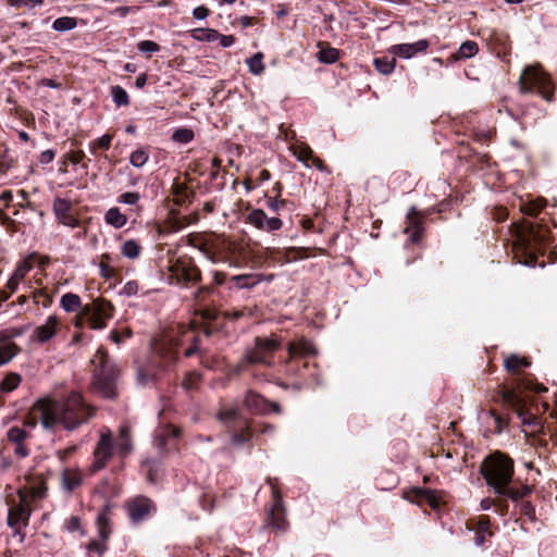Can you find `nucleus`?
Listing matches in <instances>:
<instances>
[{
    "label": "nucleus",
    "instance_id": "f257e3e1",
    "mask_svg": "<svg viewBox=\"0 0 557 557\" xmlns=\"http://www.w3.org/2000/svg\"><path fill=\"white\" fill-rule=\"evenodd\" d=\"M94 416L95 408L89 406L78 392H71L61 399L42 397L34 403L29 418L22 425H14L8 430L7 438L15 446L14 454L24 458L29 454L25 441L30 437L38 422L47 431L54 432L59 428L73 431Z\"/></svg>",
    "mask_w": 557,
    "mask_h": 557
},
{
    "label": "nucleus",
    "instance_id": "f03ea898",
    "mask_svg": "<svg viewBox=\"0 0 557 557\" xmlns=\"http://www.w3.org/2000/svg\"><path fill=\"white\" fill-rule=\"evenodd\" d=\"M515 385L516 387L513 388H502L500 396L503 401L516 411L527 435L534 436L536 434L543 433L544 422L539 417V407L534 406V411L533 409L528 408L527 401L520 395V393L524 391L545 393L547 392V387L541 383L533 382L532 379L528 377L517 379Z\"/></svg>",
    "mask_w": 557,
    "mask_h": 557
},
{
    "label": "nucleus",
    "instance_id": "7ed1b4c3",
    "mask_svg": "<svg viewBox=\"0 0 557 557\" xmlns=\"http://www.w3.org/2000/svg\"><path fill=\"white\" fill-rule=\"evenodd\" d=\"M482 474L491 487L498 495L511 500H519L531 493L529 485L512 487L510 483L513 476V461L503 453H495L487 457L482 465Z\"/></svg>",
    "mask_w": 557,
    "mask_h": 557
},
{
    "label": "nucleus",
    "instance_id": "20e7f679",
    "mask_svg": "<svg viewBox=\"0 0 557 557\" xmlns=\"http://www.w3.org/2000/svg\"><path fill=\"white\" fill-rule=\"evenodd\" d=\"M133 447L131 428L127 424L119 428L116 438L113 437L109 428H103L94 450L91 470L95 472L102 470L114 455L120 458L127 457L133 451Z\"/></svg>",
    "mask_w": 557,
    "mask_h": 557
},
{
    "label": "nucleus",
    "instance_id": "39448f33",
    "mask_svg": "<svg viewBox=\"0 0 557 557\" xmlns=\"http://www.w3.org/2000/svg\"><path fill=\"white\" fill-rule=\"evenodd\" d=\"M46 486L40 483L30 487H21L17 491L18 500L14 499L9 504L8 525L12 529V539L22 544L25 539L24 529L28 525L32 515V502L42 498L46 493Z\"/></svg>",
    "mask_w": 557,
    "mask_h": 557
},
{
    "label": "nucleus",
    "instance_id": "423d86ee",
    "mask_svg": "<svg viewBox=\"0 0 557 557\" xmlns=\"http://www.w3.org/2000/svg\"><path fill=\"white\" fill-rule=\"evenodd\" d=\"M519 86L521 92H537L547 101L553 99L554 86L541 66L531 65L525 67L520 75Z\"/></svg>",
    "mask_w": 557,
    "mask_h": 557
},
{
    "label": "nucleus",
    "instance_id": "0eeeda50",
    "mask_svg": "<svg viewBox=\"0 0 557 557\" xmlns=\"http://www.w3.org/2000/svg\"><path fill=\"white\" fill-rule=\"evenodd\" d=\"M516 248L522 251H531L537 245L544 243L545 234L542 226H535L533 223L523 221L522 223L513 225Z\"/></svg>",
    "mask_w": 557,
    "mask_h": 557
},
{
    "label": "nucleus",
    "instance_id": "6e6552de",
    "mask_svg": "<svg viewBox=\"0 0 557 557\" xmlns=\"http://www.w3.org/2000/svg\"><path fill=\"white\" fill-rule=\"evenodd\" d=\"M113 310L114 308L110 301L97 298L82 307L81 315L87 319L90 329L102 330L113 317Z\"/></svg>",
    "mask_w": 557,
    "mask_h": 557
},
{
    "label": "nucleus",
    "instance_id": "1a4fd4ad",
    "mask_svg": "<svg viewBox=\"0 0 557 557\" xmlns=\"http://www.w3.org/2000/svg\"><path fill=\"white\" fill-rule=\"evenodd\" d=\"M282 346V339L276 335L270 337H257L255 347L247 351L245 361L250 364H267L271 366L270 358Z\"/></svg>",
    "mask_w": 557,
    "mask_h": 557
},
{
    "label": "nucleus",
    "instance_id": "9d476101",
    "mask_svg": "<svg viewBox=\"0 0 557 557\" xmlns=\"http://www.w3.org/2000/svg\"><path fill=\"white\" fill-rule=\"evenodd\" d=\"M218 419L224 423L234 422L239 432L234 431L232 443L234 445H243L250 441L252 433L248 420L239 416V411L235 407L222 408L218 412Z\"/></svg>",
    "mask_w": 557,
    "mask_h": 557
},
{
    "label": "nucleus",
    "instance_id": "9b49d317",
    "mask_svg": "<svg viewBox=\"0 0 557 557\" xmlns=\"http://www.w3.org/2000/svg\"><path fill=\"white\" fill-rule=\"evenodd\" d=\"M92 364L95 366V377L97 380V384L99 386L102 385V381H107L108 379L113 377L112 369L109 367V356L106 349L99 348L91 359ZM106 384V382H103ZM108 391L104 392L106 396L113 397L114 392L111 387V383L108 382Z\"/></svg>",
    "mask_w": 557,
    "mask_h": 557
},
{
    "label": "nucleus",
    "instance_id": "f8f14e48",
    "mask_svg": "<svg viewBox=\"0 0 557 557\" xmlns=\"http://www.w3.org/2000/svg\"><path fill=\"white\" fill-rule=\"evenodd\" d=\"M170 271L177 284L197 283L201 278L200 270L190 260H176L170 267Z\"/></svg>",
    "mask_w": 557,
    "mask_h": 557
},
{
    "label": "nucleus",
    "instance_id": "ddd939ff",
    "mask_svg": "<svg viewBox=\"0 0 557 557\" xmlns=\"http://www.w3.org/2000/svg\"><path fill=\"white\" fill-rule=\"evenodd\" d=\"M153 508L152 500L141 495L134 497L126 504L128 517L134 523H138L148 517Z\"/></svg>",
    "mask_w": 557,
    "mask_h": 557
},
{
    "label": "nucleus",
    "instance_id": "4468645a",
    "mask_svg": "<svg viewBox=\"0 0 557 557\" xmlns=\"http://www.w3.org/2000/svg\"><path fill=\"white\" fill-rule=\"evenodd\" d=\"M290 151L305 166L314 168L321 172L326 170L323 161L314 156L312 149L307 144L296 143L290 146Z\"/></svg>",
    "mask_w": 557,
    "mask_h": 557
},
{
    "label": "nucleus",
    "instance_id": "2eb2a0df",
    "mask_svg": "<svg viewBox=\"0 0 557 557\" xmlns=\"http://www.w3.org/2000/svg\"><path fill=\"white\" fill-rule=\"evenodd\" d=\"M247 221L258 230L272 232L282 227L283 222L278 218H268L263 210L253 209L249 212Z\"/></svg>",
    "mask_w": 557,
    "mask_h": 557
},
{
    "label": "nucleus",
    "instance_id": "dca6fc26",
    "mask_svg": "<svg viewBox=\"0 0 557 557\" xmlns=\"http://www.w3.org/2000/svg\"><path fill=\"white\" fill-rule=\"evenodd\" d=\"M53 212L57 220L65 226L76 227L78 226V220L72 212V203L70 200L63 198H55L53 200Z\"/></svg>",
    "mask_w": 557,
    "mask_h": 557
},
{
    "label": "nucleus",
    "instance_id": "f3484780",
    "mask_svg": "<svg viewBox=\"0 0 557 557\" xmlns=\"http://www.w3.org/2000/svg\"><path fill=\"white\" fill-rule=\"evenodd\" d=\"M60 324L61 322L57 315H49L44 324L34 330L32 338L39 344H45L55 336Z\"/></svg>",
    "mask_w": 557,
    "mask_h": 557
},
{
    "label": "nucleus",
    "instance_id": "a211bd4d",
    "mask_svg": "<svg viewBox=\"0 0 557 557\" xmlns=\"http://www.w3.org/2000/svg\"><path fill=\"white\" fill-rule=\"evenodd\" d=\"M430 44L426 39H420L412 44H398L389 48L391 54L403 59H410L418 53L425 52Z\"/></svg>",
    "mask_w": 557,
    "mask_h": 557
},
{
    "label": "nucleus",
    "instance_id": "6ab92c4d",
    "mask_svg": "<svg viewBox=\"0 0 557 557\" xmlns=\"http://www.w3.org/2000/svg\"><path fill=\"white\" fill-rule=\"evenodd\" d=\"M288 360H293L297 357H309L317 354V350L311 342L306 338H299L290 342L287 346Z\"/></svg>",
    "mask_w": 557,
    "mask_h": 557
},
{
    "label": "nucleus",
    "instance_id": "aec40b11",
    "mask_svg": "<svg viewBox=\"0 0 557 557\" xmlns=\"http://www.w3.org/2000/svg\"><path fill=\"white\" fill-rule=\"evenodd\" d=\"M410 226L406 228V233L409 234L412 243H418L422 237V218L414 207L409 209L407 215Z\"/></svg>",
    "mask_w": 557,
    "mask_h": 557
},
{
    "label": "nucleus",
    "instance_id": "412c9836",
    "mask_svg": "<svg viewBox=\"0 0 557 557\" xmlns=\"http://www.w3.org/2000/svg\"><path fill=\"white\" fill-rule=\"evenodd\" d=\"M531 361L527 357H520L516 354L508 355L504 360V368L512 375L520 374L523 369L529 368Z\"/></svg>",
    "mask_w": 557,
    "mask_h": 557
},
{
    "label": "nucleus",
    "instance_id": "4be33fe9",
    "mask_svg": "<svg viewBox=\"0 0 557 557\" xmlns=\"http://www.w3.org/2000/svg\"><path fill=\"white\" fill-rule=\"evenodd\" d=\"M245 406L253 413L263 414L269 412V401L253 392L247 393L245 397Z\"/></svg>",
    "mask_w": 557,
    "mask_h": 557
},
{
    "label": "nucleus",
    "instance_id": "5701e85b",
    "mask_svg": "<svg viewBox=\"0 0 557 557\" xmlns=\"http://www.w3.org/2000/svg\"><path fill=\"white\" fill-rule=\"evenodd\" d=\"M110 508L106 506L101 512L97 516L96 525L98 529L99 540L102 542H108L111 535L110 528V519H109Z\"/></svg>",
    "mask_w": 557,
    "mask_h": 557
},
{
    "label": "nucleus",
    "instance_id": "b1692460",
    "mask_svg": "<svg viewBox=\"0 0 557 557\" xmlns=\"http://www.w3.org/2000/svg\"><path fill=\"white\" fill-rule=\"evenodd\" d=\"M20 350V347L15 343L8 338L0 337V367L9 363Z\"/></svg>",
    "mask_w": 557,
    "mask_h": 557
},
{
    "label": "nucleus",
    "instance_id": "393cba45",
    "mask_svg": "<svg viewBox=\"0 0 557 557\" xmlns=\"http://www.w3.org/2000/svg\"><path fill=\"white\" fill-rule=\"evenodd\" d=\"M104 221L107 224L114 228H121L127 223V216L123 214L119 208H110L104 214Z\"/></svg>",
    "mask_w": 557,
    "mask_h": 557
},
{
    "label": "nucleus",
    "instance_id": "a878e982",
    "mask_svg": "<svg viewBox=\"0 0 557 557\" xmlns=\"http://www.w3.org/2000/svg\"><path fill=\"white\" fill-rule=\"evenodd\" d=\"M236 286L240 289H249L258 285L262 281L261 274H240L232 277Z\"/></svg>",
    "mask_w": 557,
    "mask_h": 557
},
{
    "label": "nucleus",
    "instance_id": "bb28decb",
    "mask_svg": "<svg viewBox=\"0 0 557 557\" xmlns=\"http://www.w3.org/2000/svg\"><path fill=\"white\" fill-rule=\"evenodd\" d=\"M190 37L196 41L213 42L220 37V33L213 28H194Z\"/></svg>",
    "mask_w": 557,
    "mask_h": 557
},
{
    "label": "nucleus",
    "instance_id": "cd10ccee",
    "mask_svg": "<svg viewBox=\"0 0 557 557\" xmlns=\"http://www.w3.org/2000/svg\"><path fill=\"white\" fill-rule=\"evenodd\" d=\"M121 253L127 259H137L141 253V245L136 239H128L121 246Z\"/></svg>",
    "mask_w": 557,
    "mask_h": 557
},
{
    "label": "nucleus",
    "instance_id": "c85d7f7f",
    "mask_svg": "<svg viewBox=\"0 0 557 557\" xmlns=\"http://www.w3.org/2000/svg\"><path fill=\"white\" fill-rule=\"evenodd\" d=\"M81 305V297L74 293H66L60 299V306L66 312L76 311Z\"/></svg>",
    "mask_w": 557,
    "mask_h": 557
},
{
    "label": "nucleus",
    "instance_id": "c756f323",
    "mask_svg": "<svg viewBox=\"0 0 557 557\" xmlns=\"http://www.w3.org/2000/svg\"><path fill=\"white\" fill-rule=\"evenodd\" d=\"M479 52V46L475 41L467 40L462 42L454 55L456 60L470 59Z\"/></svg>",
    "mask_w": 557,
    "mask_h": 557
},
{
    "label": "nucleus",
    "instance_id": "7c9ffc66",
    "mask_svg": "<svg viewBox=\"0 0 557 557\" xmlns=\"http://www.w3.org/2000/svg\"><path fill=\"white\" fill-rule=\"evenodd\" d=\"M21 382H22V377L18 373L10 372L1 381L0 392L1 393H11L21 384Z\"/></svg>",
    "mask_w": 557,
    "mask_h": 557
},
{
    "label": "nucleus",
    "instance_id": "2f4dec72",
    "mask_svg": "<svg viewBox=\"0 0 557 557\" xmlns=\"http://www.w3.org/2000/svg\"><path fill=\"white\" fill-rule=\"evenodd\" d=\"M82 482V476L79 473L65 470L62 474V485L67 491H73Z\"/></svg>",
    "mask_w": 557,
    "mask_h": 557
},
{
    "label": "nucleus",
    "instance_id": "473e14b6",
    "mask_svg": "<svg viewBox=\"0 0 557 557\" xmlns=\"http://www.w3.org/2000/svg\"><path fill=\"white\" fill-rule=\"evenodd\" d=\"M263 53L257 52L251 58L247 60V66L249 69V72L253 75H260L264 71V64H263Z\"/></svg>",
    "mask_w": 557,
    "mask_h": 557
},
{
    "label": "nucleus",
    "instance_id": "72a5a7b5",
    "mask_svg": "<svg viewBox=\"0 0 557 557\" xmlns=\"http://www.w3.org/2000/svg\"><path fill=\"white\" fill-rule=\"evenodd\" d=\"M111 96L116 107H126L129 104L128 94L119 85L111 87Z\"/></svg>",
    "mask_w": 557,
    "mask_h": 557
},
{
    "label": "nucleus",
    "instance_id": "f704fd0d",
    "mask_svg": "<svg viewBox=\"0 0 557 557\" xmlns=\"http://www.w3.org/2000/svg\"><path fill=\"white\" fill-rule=\"evenodd\" d=\"M77 26V20L72 16H62L57 18L53 24L52 28L57 32H67L72 30Z\"/></svg>",
    "mask_w": 557,
    "mask_h": 557
},
{
    "label": "nucleus",
    "instance_id": "c9c22d12",
    "mask_svg": "<svg viewBox=\"0 0 557 557\" xmlns=\"http://www.w3.org/2000/svg\"><path fill=\"white\" fill-rule=\"evenodd\" d=\"M33 267L34 256L29 255L17 264L16 269L13 272V275L22 282L24 277L27 275V273L33 269Z\"/></svg>",
    "mask_w": 557,
    "mask_h": 557
},
{
    "label": "nucleus",
    "instance_id": "e433bc0d",
    "mask_svg": "<svg viewBox=\"0 0 557 557\" xmlns=\"http://www.w3.org/2000/svg\"><path fill=\"white\" fill-rule=\"evenodd\" d=\"M546 206V200L539 198L536 200L529 201L521 207V211L531 216L537 215L543 208Z\"/></svg>",
    "mask_w": 557,
    "mask_h": 557
},
{
    "label": "nucleus",
    "instance_id": "4c0bfd02",
    "mask_svg": "<svg viewBox=\"0 0 557 557\" xmlns=\"http://www.w3.org/2000/svg\"><path fill=\"white\" fill-rule=\"evenodd\" d=\"M317 58L321 63L332 64L339 59V51L332 47L324 48L318 52Z\"/></svg>",
    "mask_w": 557,
    "mask_h": 557
},
{
    "label": "nucleus",
    "instance_id": "58836bf2",
    "mask_svg": "<svg viewBox=\"0 0 557 557\" xmlns=\"http://www.w3.org/2000/svg\"><path fill=\"white\" fill-rule=\"evenodd\" d=\"M395 59H388V58H376L374 60V65H375V69L384 74V75H388L391 74L394 69H395Z\"/></svg>",
    "mask_w": 557,
    "mask_h": 557
},
{
    "label": "nucleus",
    "instance_id": "ea45409f",
    "mask_svg": "<svg viewBox=\"0 0 557 557\" xmlns=\"http://www.w3.org/2000/svg\"><path fill=\"white\" fill-rule=\"evenodd\" d=\"M148 151L143 148H139L131 153L129 163L135 168H141L148 162Z\"/></svg>",
    "mask_w": 557,
    "mask_h": 557
},
{
    "label": "nucleus",
    "instance_id": "a19ab883",
    "mask_svg": "<svg viewBox=\"0 0 557 557\" xmlns=\"http://www.w3.org/2000/svg\"><path fill=\"white\" fill-rule=\"evenodd\" d=\"M200 382H201V374L197 371H191L185 375V377L182 382V386L186 391H191V389H195L199 385Z\"/></svg>",
    "mask_w": 557,
    "mask_h": 557
},
{
    "label": "nucleus",
    "instance_id": "79ce46f5",
    "mask_svg": "<svg viewBox=\"0 0 557 557\" xmlns=\"http://www.w3.org/2000/svg\"><path fill=\"white\" fill-rule=\"evenodd\" d=\"M110 259L109 255H103L101 257V261L99 263V273L100 276L104 280H110L115 276V270L108 263Z\"/></svg>",
    "mask_w": 557,
    "mask_h": 557
},
{
    "label": "nucleus",
    "instance_id": "37998d69",
    "mask_svg": "<svg viewBox=\"0 0 557 557\" xmlns=\"http://www.w3.org/2000/svg\"><path fill=\"white\" fill-rule=\"evenodd\" d=\"M172 139L181 144H188L194 139V132L189 128H178L173 133Z\"/></svg>",
    "mask_w": 557,
    "mask_h": 557
},
{
    "label": "nucleus",
    "instance_id": "c03bdc74",
    "mask_svg": "<svg viewBox=\"0 0 557 557\" xmlns=\"http://www.w3.org/2000/svg\"><path fill=\"white\" fill-rule=\"evenodd\" d=\"M137 49L141 53L151 54L160 51V46L152 40H141L137 44Z\"/></svg>",
    "mask_w": 557,
    "mask_h": 557
},
{
    "label": "nucleus",
    "instance_id": "a18cd8bd",
    "mask_svg": "<svg viewBox=\"0 0 557 557\" xmlns=\"http://www.w3.org/2000/svg\"><path fill=\"white\" fill-rule=\"evenodd\" d=\"M8 3L12 7L17 8H28L33 9L37 5H41L44 3V0H7Z\"/></svg>",
    "mask_w": 557,
    "mask_h": 557
},
{
    "label": "nucleus",
    "instance_id": "49530a36",
    "mask_svg": "<svg viewBox=\"0 0 557 557\" xmlns=\"http://www.w3.org/2000/svg\"><path fill=\"white\" fill-rule=\"evenodd\" d=\"M112 136L109 134H104L101 137H99L96 141L91 144V149H109L111 146Z\"/></svg>",
    "mask_w": 557,
    "mask_h": 557
},
{
    "label": "nucleus",
    "instance_id": "de8ad7c7",
    "mask_svg": "<svg viewBox=\"0 0 557 557\" xmlns=\"http://www.w3.org/2000/svg\"><path fill=\"white\" fill-rule=\"evenodd\" d=\"M138 290V283L136 281H128L122 287L121 293L127 297H131L137 295Z\"/></svg>",
    "mask_w": 557,
    "mask_h": 557
},
{
    "label": "nucleus",
    "instance_id": "09e8293b",
    "mask_svg": "<svg viewBox=\"0 0 557 557\" xmlns=\"http://www.w3.org/2000/svg\"><path fill=\"white\" fill-rule=\"evenodd\" d=\"M138 193L127 191L120 196L119 201L125 205H135L139 200Z\"/></svg>",
    "mask_w": 557,
    "mask_h": 557
},
{
    "label": "nucleus",
    "instance_id": "8fccbe9b",
    "mask_svg": "<svg viewBox=\"0 0 557 557\" xmlns=\"http://www.w3.org/2000/svg\"><path fill=\"white\" fill-rule=\"evenodd\" d=\"M87 549L89 552H96L99 555H102L107 550V543L102 542L101 540H95L88 544Z\"/></svg>",
    "mask_w": 557,
    "mask_h": 557
},
{
    "label": "nucleus",
    "instance_id": "3c124183",
    "mask_svg": "<svg viewBox=\"0 0 557 557\" xmlns=\"http://www.w3.org/2000/svg\"><path fill=\"white\" fill-rule=\"evenodd\" d=\"M66 158L72 164L76 165L84 160L85 153L82 150L72 151L67 153Z\"/></svg>",
    "mask_w": 557,
    "mask_h": 557
},
{
    "label": "nucleus",
    "instance_id": "603ef678",
    "mask_svg": "<svg viewBox=\"0 0 557 557\" xmlns=\"http://www.w3.org/2000/svg\"><path fill=\"white\" fill-rule=\"evenodd\" d=\"M209 9L206 8L205 5H199L197 8L194 9L193 11V15L196 20H205L209 16Z\"/></svg>",
    "mask_w": 557,
    "mask_h": 557
},
{
    "label": "nucleus",
    "instance_id": "864d4df0",
    "mask_svg": "<svg viewBox=\"0 0 557 557\" xmlns=\"http://www.w3.org/2000/svg\"><path fill=\"white\" fill-rule=\"evenodd\" d=\"M69 532H74L81 530V520L77 517H71L65 525Z\"/></svg>",
    "mask_w": 557,
    "mask_h": 557
},
{
    "label": "nucleus",
    "instance_id": "5fc2aeb1",
    "mask_svg": "<svg viewBox=\"0 0 557 557\" xmlns=\"http://www.w3.org/2000/svg\"><path fill=\"white\" fill-rule=\"evenodd\" d=\"M218 40L223 48H228L234 45L235 37L233 35L220 34V37L218 38Z\"/></svg>",
    "mask_w": 557,
    "mask_h": 557
},
{
    "label": "nucleus",
    "instance_id": "6e6d98bb",
    "mask_svg": "<svg viewBox=\"0 0 557 557\" xmlns=\"http://www.w3.org/2000/svg\"><path fill=\"white\" fill-rule=\"evenodd\" d=\"M54 159V151L51 149L45 150L40 154L41 163H50Z\"/></svg>",
    "mask_w": 557,
    "mask_h": 557
},
{
    "label": "nucleus",
    "instance_id": "4d7b16f0",
    "mask_svg": "<svg viewBox=\"0 0 557 557\" xmlns=\"http://www.w3.org/2000/svg\"><path fill=\"white\" fill-rule=\"evenodd\" d=\"M21 281L12 274V276L9 278L7 283V287L8 289H10L11 293H14L17 289Z\"/></svg>",
    "mask_w": 557,
    "mask_h": 557
},
{
    "label": "nucleus",
    "instance_id": "13d9d810",
    "mask_svg": "<svg viewBox=\"0 0 557 557\" xmlns=\"http://www.w3.org/2000/svg\"><path fill=\"white\" fill-rule=\"evenodd\" d=\"M273 497H274V505H273V508L271 510L272 517H274L275 510H280L281 509V496L274 490H273Z\"/></svg>",
    "mask_w": 557,
    "mask_h": 557
},
{
    "label": "nucleus",
    "instance_id": "bf43d9fd",
    "mask_svg": "<svg viewBox=\"0 0 557 557\" xmlns=\"http://www.w3.org/2000/svg\"><path fill=\"white\" fill-rule=\"evenodd\" d=\"M147 83V74L141 73L136 77L135 86L139 89L144 88Z\"/></svg>",
    "mask_w": 557,
    "mask_h": 557
},
{
    "label": "nucleus",
    "instance_id": "052dcab7",
    "mask_svg": "<svg viewBox=\"0 0 557 557\" xmlns=\"http://www.w3.org/2000/svg\"><path fill=\"white\" fill-rule=\"evenodd\" d=\"M495 505V502L490 498V497H486V498H483L481 500V504H480V507L482 510H488L491 509L493 506Z\"/></svg>",
    "mask_w": 557,
    "mask_h": 557
},
{
    "label": "nucleus",
    "instance_id": "680f3d73",
    "mask_svg": "<svg viewBox=\"0 0 557 557\" xmlns=\"http://www.w3.org/2000/svg\"><path fill=\"white\" fill-rule=\"evenodd\" d=\"M213 281L216 285H222L225 282V274L222 272H213Z\"/></svg>",
    "mask_w": 557,
    "mask_h": 557
},
{
    "label": "nucleus",
    "instance_id": "e2e57ef3",
    "mask_svg": "<svg viewBox=\"0 0 557 557\" xmlns=\"http://www.w3.org/2000/svg\"><path fill=\"white\" fill-rule=\"evenodd\" d=\"M211 288L210 287H207V286H202L200 287L196 293H195V298L196 299H201L203 297L205 294H208V293H211Z\"/></svg>",
    "mask_w": 557,
    "mask_h": 557
},
{
    "label": "nucleus",
    "instance_id": "0e129e2a",
    "mask_svg": "<svg viewBox=\"0 0 557 557\" xmlns=\"http://www.w3.org/2000/svg\"><path fill=\"white\" fill-rule=\"evenodd\" d=\"M13 198V195L11 193V190H3L1 194H0V200L3 201V202H9L11 201Z\"/></svg>",
    "mask_w": 557,
    "mask_h": 557
},
{
    "label": "nucleus",
    "instance_id": "69168bd1",
    "mask_svg": "<svg viewBox=\"0 0 557 557\" xmlns=\"http://www.w3.org/2000/svg\"><path fill=\"white\" fill-rule=\"evenodd\" d=\"M194 339H195L194 345L191 347L187 348L184 352V355L186 357H191L193 355H195L198 351L197 339L196 338H194Z\"/></svg>",
    "mask_w": 557,
    "mask_h": 557
},
{
    "label": "nucleus",
    "instance_id": "338daca9",
    "mask_svg": "<svg viewBox=\"0 0 557 557\" xmlns=\"http://www.w3.org/2000/svg\"><path fill=\"white\" fill-rule=\"evenodd\" d=\"M243 312L242 311H238V310H233V311H227L225 313V315L230 319H239L240 317H243Z\"/></svg>",
    "mask_w": 557,
    "mask_h": 557
},
{
    "label": "nucleus",
    "instance_id": "774afa93",
    "mask_svg": "<svg viewBox=\"0 0 557 557\" xmlns=\"http://www.w3.org/2000/svg\"><path fill=\"white\" fill-rule=\"evenodd\" d=\"M110 337L116 344H120L121 341H122V335L119 332H116V331L111 332Z\"/></svg>",
    "mask_w": 557,
    "mask_h": 557
}]
</instances>
